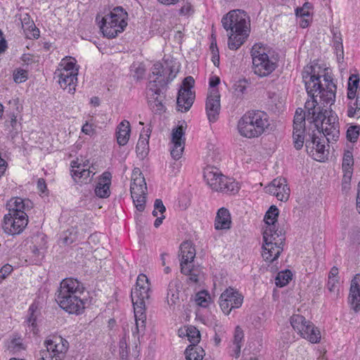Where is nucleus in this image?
I'll use <instances>...</instances> for the list:
<instances>
[{"label": "nucleus", "instance_id": "39", "mask_svg": "<svg viewBox=\"0 0 360 360\" xmlns=\"http://www.w3.org/2000/svg\"><path fill=\"white\" fill-rule=\"evenodd\" d=\"M195 302L199 307L207 308L213 302V299L208 291L203 290L195 294Z\"/></svg>", "mask_w": 360, "mask_h": 360}, {"label": "nucleus", "instance_id": "30", "mask_svg": "<svg viewBox=\"0 0 360 360\" xmlns=\"http://www.w3.org/2000/svg\"><path fill=\"white\" fill-rule=\"evenodd\" d=\"M131 134V126L127 120H122L117 127L116 139L120 146H125L128 143Z\"/></svg>", "mask_w": 360, "mask_h": 360}, {"label": "nucleus", "instance_id": "4", "mask_svg": "<svg viewBox=\"0 0 360 360\" xmlns=\"http://www.w3.org/2000/svg\"><path fill=\"white\" fill-rule=\"evenodd\" d=\"M150 293L151 286L148 278L143 274H139L131 293L134 313V323H131V328L136 342H139L140 333L146 329V302L149 299Z\"/></svg>", "mask_w": 360, "mask_h": 360}, {"label": "nucleus", "instance_id": "56", "mask_svg": "<svg viewBox=\"0 0 360 360\" xmlns=\"http://www.w3.org/2000/svg\"><path fill=\"white\" fill-rule=\"evenodd\" d=\"M13 271V266L6 264L0 269V278L4 281L6 279Z\"/></svg>", "mask_w": 360, "mask_h": 360}, {"label": "nucleus", "instance_id": "11", "mask_svg": "<svg viewBox=\"0 0 360 360\" xmlns=\"http://www.w3.org/2000/svg\"><path fill=\"white\" fill-rule=\"evenodd\" d=\"M147 186L145 178L139 168L134 169L130 186L131 196L136 210L143 212L145 209Z\"/></svg>", "mask_w": 360, "mask_h": 360}, {"label": "nucleus", "instance_id": "42", "mask_svg": "<svg viewBox=\"0 0 360 360\" xmlns=\"http://www.w3.org/2000/svg\"><path fill=\"white\" fill-rule=\"evenodd\" d=\"M248 84L245 79H239L233 85V94L236 98H242L246 93Z\"/></svg>", "mask_w": 360, "mask_h": 360}, {"label": "nucleus", "instance_id": "1", "mask_svg": "<svg viewBox=\"0 0 360 360\" xmlns=\"http://www.w3.org/2000/svg\"><path fill=\"white\" fill-rule=\"evenodd\" d=\"M302 81L311 99L305 103L307 114L302 108L295 111L293 121L292 139L297 149L302 148L304 141L306 120L314 125L310 140L306 141V149L309 156L319 162L328 155L326 140H336L339 136L338 117L331 113L327 117L325 106L335 101L336 85L333 82L331 70L326 65L311 63L306 65L302 73Z\"/></svg>", "mask_w": 360, "mask_h": 360}, {"label": "nucleus", "instance_id": "58", "mask_svg": "<svg viewBox=\"0 0 360 360\" xmlns=\"http://www.w3.org/2000/svg\"><path fill=\"white\" fill-rule=\"evenodd\" d=\"M82 132L86 135L92 136L95 132L94 124L86 122L82 127Z\"/></svg>", "mask_w": 360, "mask_h": 360}, {"label": "nucleus", "instance_id": "22", "mask_svg": "<svg viewBox=\"0 0 360 360\" xmlns=\"http://www.w3.org/2000/svg\"><path fill=\"white\" fill-rule=\"evenodd\" d=\"M278 214V209L275 205L269 207L264 218L263 234L266 233L267 235L278 234L276 223Z\"/></svg>", "mask_w": 360, "mask_h": 360}, {"label": "nucleus", "instance_id": "21", "mask_svg": "<svg viewBox=\"0 0 360 360\" xmlns=\"http://www.w3.org/2000/svg\"><path fill=\"white\" fill-rule=\"evenodd\" d=\"M220 93L213 91L212 94H207L205 109L208 120L211 122H214L219 117L220 105Z\"/></svg>", "mask_w": 360, "mask_h": 360}, {"label": "nucleus", "instance_id": "60", "mask_svg": "<svg viewBox=\"0 0 360 360\" xmlns=\"http://www.w3.org/2000/svg\"><path fill=\"white\" fill-rule=\"evenodd\" d=\"M243 345H232L230 347V355L235 358H238L240 356L241 347Z\"/></svg>", "mask_w": 360, "mask_h": 360}, {"label": "nucleus", "instance_id": "12", "mask_svg": "<svg viewBox=\"0 0 360 360\" xmlns=\"http://www.w3.org/2000/svg\"><path fill=\"white\" fill-rule=\"evenodd\" d=\"M284 238L278 234H263L262 257L263 259L271 263L278 259L283 251Z\"/></svg>", "mask_w": 360, "mask_h": 360}, {"label": "nucleus", "instance_id": "37", "mask_svg": "<svg viewBox=\"0 0 360 360\" xmlns=\"http://www.w3.org/2000/svg\"><path fill=\"white\" fill-rule=\"evenodd\" d=\"M165 210L166 209L162 201L160 199L155 200L153 215L157 217L154 222V226L156 228L159 227L162 224V221L165 219L164 213Z\"/></svg>", "mask_w": 360, "mask_h": 360}, {"label": "nucleus", "instance_id": "57", "mask_svg": "<svg viewBox=\"0 0 360 360\" xmlns=\"http://www.w3.org/2000/svg\"><path fill=\"white\" fill-rule=\"evenodd\" d=\"M203 323L209 327L214 328L215 330L216 328L220 325V323L217 320V317L212 314L210 316V317H207V319L203 321Z\"/></svg>", "mask_w": 360, "mask_h": 360}, {"label": "nucleus", "instance_id": "63", "mask_svg": "<svg viewBox=\"0 0 360 360\" xmlns=\"http://www.w3.org/2000/svg\"><path fill=\"white\" fill-rule=\"evenodd\" d=\"M169 258H170V257H169V254H167L166 252L162 253L160 255L162 265L166 266L167 263H168V262H169Z\"/></svg>", "mask_w": 360, "mask_h": 360}, {"label": "nucleus", "instance_id": "7", "mask_svg": "<svg viewBox=\"0 0 360 360\" xmlns=\"http://www.w3.org/2000/svg\"><path fill=\"white\" fill-rule=\"evenodd\" d=\"M253 72L260 77H267L277 68V59L271 47L262 43L255 44L250 51Z\"/></svg>", "mask_w": 360, "mask_h": 360}, {"label": "nucleus", "instance_id": "15", "mask_svg": "<svg viewBox=\"0 0 360 360\" xmlns=\"http://www.w3.org/2000/svg\"><path fill=\"white\" fill-rule=\"evenodd\" d=\"M194 83L195 81L191 76L186 77L183 81L176 99L178 110L186 112L192 106L195 99V93L192 90Z\"/></svg>", "mask_w": 360, "mask_h": 360}, {"label": "nucleus", "instance_id": "64", "mask_svg": "<svg viewBox=\"0 0 360 360\" xmlns=\"http://www.w3.org/2000/svg\"><path fill=\"white\" fill-rule=\"evenodd\" d=\"M356 211L358 212V213L360 214V181L359 183V189H358V193H357V196H356Z\"/></svg>", "mask_w": 360, "mask_h": 360}, {"label": "nucleus", "instance_id": "50", "mask_svg": "<svg viewBox=\"0 0 360 360\" xmlns=\"http://www.w3.org/2000/svg\"><path fill=\"white\" fill-rule=\"evenodd\" d=\"M190 276V280L197 283L203 278V273L201 270L193 267V264L191 266V271L188 273H183Z\"/></svg>", "mask_w": 360, "mask_h": 360}, {"label": "nucleus", "instance_id": "19", "mask_svg": "<svg viewBox=\"0 0 360 360\" xmlns=\"http://www.w3.org/2000/svg\"><path fill=\"white\" fill-rule=\"evenodd\" d=\"M347 303L351 310L360 312V274H356L350 282Z\"/></svg>", "mask_w": 360, "mask_h": 360}, {"label": "nucleus", "instance_id": "55", "mask_svg": "<svg viewBox=\"0 0 360 360\" xmlns=\"http://www.w3.org/2000/svg\"><path fill=\"white\" fill-rule=\"evenodd\" d=\"M244 339V333L242 328L239 326H236L234 330L233 344V345H243Z\"/></svg>", "mask_w": 360, "mask_h": 360}, {"label": "nucleus", "instance_id": "18", "mask_svg": "<svg viewBox=\"0 0 360 360\" xmlns=\"http://www.w3.org/2000/svg\"><path fill=\"white\" fill-rule=\"evenodd\" d=\"M195 249L191 242L185 241L180 245V266L181 273L191 271L193 259L195 257Z\"/></svg>", "mask_w": 360, "mask_h": 360}, {"label": "nucleus", "instance_id": "3", "mask_svg": "<svg viewBox=\"0 0 360 360\" xmlns=\"http://www.w3.org/2000/svg\"><path fill=\"white\" fill-rule=\"evenodd\" d=\"M221 25L228 36V47L238 49L246 41L250 32V19L243 10L234 9L221 18Z\"/></svg>", "mask_w": 360, "mask_h": 360}, {"label": "nucleus", "instance_id": "25", "mask_svg": "<svg viewBox=\"0 0 360 360\" xmlns=\"http://www.w3.org/2000/svg\"><path fill=\"white\" fill-rule=\"evenodd\" d=\"M312 5L305 2L302 7L295 9V15L298 19V23L302 28L308 27L312 21Z\"/></svg>", "mask_w": 360, "mask_h": 360}, {"label": "nucleus", "instance_id": "59", "mask_svg": "<svg viewBox=\"0 0 360 360\" xmlns=\"http://www.w3.org/2000/svg\"><path fill=\"white\" fill-rule=\"evenodd\" d=\"M37 186V189H38V191L39 192L40 195H48L46 184L44 179H38Z\"/></svg>", "mask_w": 360, "mask_h": 360}, {"label": "nucleus", "instance_id": "52", "mask_svg": "<svg viewBox=\"0 0 360 360\" xmlns=\"http://www.w3.org/2000/svg\"><path fill=\"white\" fill-rule=\"evenodd\" d=\"M28 78V73L22 69H17L13 72V79L16 83L25 82Z\"/></svg>", "mask_w": 360, "mask_h": 360}, {"label": "nucleus", "instance_id": "53", "mask_svg": "<svg viewBox=\"0 0 360 360\" xmlns=\"http://www.w3.org/2000/svg\"><path fill=\"white\" fill-rule=\"evenodd\" d=\"M328 290L336 295L339 294L340 281L339 278H328L327 283Z\"/></svg>", "mask_w": 360, "mask_h": 360}, {"label": "nucleus", "instance_id": "46", "mask_svg": "<svg viewBox=\"0 0 360 360\" xmlns=\"http://www.w3.org/2000/svg\"><path fill=\"white\" fill-rule=\"evenodd\" d=\"M292 276L290 270L280 271L276 277V285L278 287L286 285L292 279Z\"/></svg>", "mask_w": 360, "mask_h": 360}, {"label": "nucleus", "instance_id": "10", "mask_svg": "<svg viewBox=\"0 0 360 360\" xmlns=\"http://www.w3.org/2000/svg\"><path fill=\"white\" fill-rule=\"evenodd\" d=\"M46 349L40 352L38 360H63L68 349V342L61 336H52L44 343Z\"/></svg>", "mask_w": 360, "mask_h": 360}, {"label": "nucleus", "instance_id": "61", "mask_svg": "<svg viewBox=\"0 0 360 360\" xmlns=\"http://www.w3.org/2000/svg\"><path fill=\"white\" fill-rule=\"evenodd\" d=\"M211 49H212V60L215 66H219V56L217 50H214V44L212 43L211 44Z\"/></svg>", "mask_w": 360, "mask_h": 360}, {"label": "nucleus", "instance_id": "51", "mask_svg": "<svg viewBox=\"0 0 360 360\" xmlns=\"http://www.w3.org/2000/svg\"><path fill=\"white\" fill-rule=\"evenodd\" d=\"M193 13V6L188 1H183L179 9V14L184 16H189Z\"/></svg>", "mask_w": 360, "mask_h": 360}, {"label": "nucleus", "instance_id": "29", "mask_svg": "<svg viewBox=\"0 0 360 360\" xmlns=\"http://www.w3.org/2000/svg\"><path fill=\"white\" fill-rule=\"evenodd\" d=\"M231 218L229 211L224 208H220L217 212L214 220V228L217 230L229 229L231 227Z\"/></svg>", "mask_w": 360, "mask_h": 360}, {"label": "nucleus", "instance_id": "33", "mask_svg": "<svg viewBox=\"0 0 360 360\" xmlns=\"http://www.w3.org/2000/svg\"><path fill=\"white\" fill-rule=\"evenodd\" d=\"M150 130L149 129L141 132L136 146V152L141 158L146 156L148 152L149 138Z\"/></svg>", "mask_w": 360, "mask_h": 360}, {"label": "nucleus", "instance_id": "47", "mask_svg": "<svg viewBox=\"0 0 360 360\" xmlns=\"http://www.w3.org/2000/svg\"><path fill=\"white\" fill-rule=\"evenodd\" d=\"M333 46L338 58L343 57L342 39L340 33H334Z\"/></svg>", "mask_w": 360, "mask_h": 360}, {"label": "nucleus", "instance_id": "20", "mask_svg": "<svg viewBox=\"0 0 360 360\" xmlns=\"http://www.w3.org/2000/svg\"><path fill=\"white\" fill-rule=\"evenodd\" d=\"M78 73L72 72L70 70L57 68L55 72L58 84L63 89H68L69 93H73L77 81Z\"/></svg>", "mask_w": 360, "mask_h": 360}, {"label": "nucleus", "instance_id": "26", "mask_svg": "<svg viewBox=\"0 0 360 360\" xmlns=\"http://www.w3.org/2000/svg\"><path fill=\"white\" fill-rule=\"evenodd\" d=\"M177 334L179 338L186 339L191 343L190 345H198L201 339L199 330L191 325L179 328Z\"/></svg>", "mask_w": 360, "mask_h": 360}, {"label": "nucleus", "instance_id": "16", "mask_svg": "<svg viewBox=\"0 0 360 360\" xmlns=\"http://www.w3.org/2000/svg\"><path fill=\"white\" fill-rule=\"evenodd\" d=\"M28 217L6 214L2 221V229L8 235L15 236L23 232L28 224Z\"/></svg>", "mask_w": 360, "mask_h": 360}, {"label": "nucleus", "instance_id": "14", "mask_svg": "<svg viewBox=\"0 0 360 360\" xmlns=\"http://www.w3.org/2000/svg\"><path fill=\"white\" fill-rule=\"evenodd\" d=\"M243 295L237 289L229 287L220 295L219 305L225 315H229L232 310L239 309L243 303Z\"/></svg>", "mask_w": 360, "mask_h": 360}, {"label": "nucleus", "instance_id": "9", "mask_svg": "<svg viewBox=\"0 0 360 360\" xmlns=\"http://www.w3.org/2000/svg\"><path fill=\"white\" fill-rule=\"evenodd\" d=\"M360 78L358 74H352L347 82V115L350 118L360 117Z\"/></svg>", "mask_w": 360, "mask_h": 360}, {"label": "nucleus", "instance_id": "44", "mask_svg": "<svg viewBox=\"0 0 360 360\" xmlns=\"http://www.w3.org/2000/svg\"><path fill=\"white\" fill-rule=\"evenodd\" d=\"M89 167V161L86 159L77 158L71 162V174L73 173H81L83 169H86Z\"/></svg>", "mask_w": 360, "mask_h": 360}, {"label": "nucleus", "instance_id": "62", "mask_svg": "<svg viewBox=\"0 0 360 360\" xmlns=\"http://www.w3.org/2000/svg\"><path fill=\"white\" fill-rule=\"evenodd\" d=\"M338 273V269L335 266H333V268H331L329 272L328 278H339Z\"/></svg>", "mask_w": 360, "mask_h": 360}, {"label": "nucleus", "instance_id": "17", "mask_svg": "<svg viewBox=\"0 0 360 360\" xmlns=\"http://www.w3.org/2000/svg\"><path fill=\"white\" fill-rule=\"evenodd\" d=\"M266 192L274 195L278 200L285 202L290 197V188L286 179L278 177L274 179L266 187Z\"/></svg>", "mask_w": 360, "mask_h": 360}, {"label": "nucleus", "instance_id": "23", "mask_svg": "<svg viewBox=\"0 0 360 360\" xmlns=\"http://www.w3.org/2000/svg\"><path fill=\"white\" fill-rule=\"evenodd\" d=\"M131 323H134V321H131L130 323H127L126 325H124L122 327L123 336L121 338L119 342L120 354L122 359H126L128 355V341L129 340V333L131 332L132 333L131 328ZM144 331L145 330L140 333L139 342H135L134 338L132 337V341L135 345H137L139 343H140V338L142 336ZM131 336H133L132 334Z\"/></svg>", "mask_w": 360, "mask_h": 360}, {"label": "nucleus", "instance_id": "43", "mask_svg": "<svg viewBox=\"0 0 360 360\" xmlns=\"http://www.w3.org/2000/svg\"><path fill=\"white\" fill-rule=\"evenodd\" d=\"M28 21L27 22H22V28L25 32L26 37L29 39H37L39 36V31L34 25L32 21H30L27 18Z\"/></svg>", "mask_w": 360, "mask_h": 360}, {"label": "nucleus", "instance_id": "54", "mask_svg": "<svg viewBox=\"0 0 360 360\" xmlns=\"http://www.w3.org/2000/svg\"><path fill=\"white\" fill-rule=\"evenodd\" d=\"M220 84V78L217 75H212L209 79L208 94H212V91L219 93L217 86Z\"/></svg>", "mask_w": 360, "mask_h": 360}, {"label": "nucleus", "instance_id": "24", "mask_svg": "<svg viewBox=\"0 0 360 360\" xmlns=\"http://www.w3.org/2000/svg\"><path fill=\"white\" fill-rule=\"evenodd\" d=\"M112 174L105 172L100 176L96 185L94 191L96 196L101 198H108L110 194V186L111 184Z\"/></svg>", "mask_w": 360, "mask_h": 360}, {"label": "nucleus", "instance_id": "5", "mask_svg": "<svg viewBox=\"0 0 360 360\" xmlns=\"http://www.w3.org/2000/svg\"><path fill=\"white\" fill-rule=\"evenodd\" d=\"M269 126V117L265 112L250 110L238 120L236 129L240 136L250 139L259 137Z\"/></svg>", "mask_w": 360, "mask_h": 360}, {"label": "nucleus", "instance_id": "40", "mask_svg": "<svg viewBox=\"0 0 360 360\" xmlns=\"http://www.w3.org/2000/svg\"><path fill=\"white\" fill-rule=\"evenodd\" d=\"M165 69L160 63H156L153 65L152 69V74L156 77L153 79V82H157L159 84H162L166 82L168 79L165 77Z\"/></svg>", "mask_w": 360, "mask_h": 360}, {"label": "nucleus", "instance_id": "32", "mask_svg": "<svg viewBox=\"0 0 360 360\" xmlns=\"http://www.w3.org/2000/svg\"><path fill=\"white\" fill-rule=\"evenodd\" d=\"M300 336L311 344H318L321 340V330L313 323L308 325V327L306 328L304 332H303V335H300Z\"/></svg>", "mask_w": 360, "mask_h": 360}, {"label": "nucleus", "instance_id": "48", "mask_svg": "<svg viewBox=\"0 0 360 360\" xmlns=\"http://www.w3.org/2000/svg\"><path fill=\"white\" fill-rule=\"evenodd\" d=\"M360 126L351 125L347 128L346 136L348 141L350 142H356L359 136Z\"/></svg>", "mask_w": 360, "mask_h": 360}, {"label": "nucleus", "instance_id": "49", "mask_svg": "<svg viewBox=\"0 0 360 360\" xmlns=\"http://www.w3.org/2000/svg\"><path fill=\"white\" fill-rule=\"evenodd\" d=\"M77 239V231L75 228L68 229L63 233V240L65 244H71Z\"/></svg>", "mask_w": 360, "mask_h": 360}, {"label": "nucleus", "instance_id": "28", "mask_svg": "<svg viewBox=\"0 0 360 360\" xmlns=\"http://www.w3.org/2000/svg\"><path fill=\"white\" fill-rule=\"evenodd\" d=\"M181 284L178 281H172L168 285L167 302L170 308L174 309L180 303Z\"/></svg>", "mask_w": 360, "mask_h": 360}, {"label": "nucleus", "instance_id": "31", "mask_svg": "<svg viewBox=\"0 0 360 360\" xmlns=\"http://www.w3.org/2000/svg\"><path fill=\"white\" fill-rule=\"evenodd\" d=\"M311 323V321L307 320L304 316L298 314H294L290 318V326L298 335H303L305 328Z\"/></svg>", "mask_w": 360, "mask_h": 360}, {"label": "nucleus", "instance_id": "8", "mask_svg": "<svg viewBox=\"0 0 360 360\" xmlns=\"http://www.w3.org/2000/svg\"><path fill=\"white\" fill-rule=\"evenodd\" d=\"M203 176L209 186L214 191L236 193L239 190L238 183L233 179L224 176L218 168L207 166Z\"/></svg>", "mask_w": 360, "mask_h": 360}, {"label": "nucleus", "instance_id": "2", "mask_svg": "<svg viewBox=\"0 0 360 360\" xmlns=\"http://www.w3.org/2000/svg\"><path fill=\"white\" fill-rule=\"evenodd\" d=\"M56 301L67 313L77 316L82 314L87 302L83 284L75 278L63 279L57 291Z\"/></svg>", "mask_w": 360, "mask_h": 360}, {"label": "nucleus", "instance_id": "45", "mask_svg": "<svg viewBox=\"0 0 360 360\" xmlns=\"http://www.w3.org/2000/svg\"><path fill=\"white\" fill-rule=\"evenodd\" d=\"M94 175V172L90 170L89 167L86 169H83L81 173H73L72 178L75 181L80 184L87 183L91 181V177Z\"/></svg>", "mask_w": 360, "mask_h": 360}, {"label": "nucleus", "instance_id": "35", "mask_svg": "<svg viewBox=\"0 0 360 360\" xmlns=\"http://www.w3.org/2000/svg\"><path fill=\"white\" fill-rule=\"evenodd\" d=\"M354 165L352 153L347 150L344 153L342 159V169L344 172L343 181L349 182L352 174V167Z\"/></svg>", "mask_w": 360, "mask_h": 360}, {"label": "nucleus", "instance_id": "38", "mask_svg": "<svg viewBox=\"0 0 360 360\" xmlns=\"http://www.w3.org/2000/svg\"><path fill=\"white\" fill-rule=\"evenodd\" d=\"M37 306L35 304H31L28 309L29 316L26 320L28 329L30 332L32 333L33 334H36L37 333Z\"/></svg>", "mask_w": 360, "mask_h": 360}, {"label": "nucleus", "instance_id": "27", "mask_svg": "<svg viewBox=\"0 0 360 360\" xmlns=\"http://www.w3.org/2000/svg\"><path fill=\"white\" fill-rule=\"evenodd\" d=\"M29 201L20 198H13L7 203L8 213L12 215H22L28 217L26 213V207H28Z\"/></svg>", "mask_w": 360, "mask_h": 360}, {"label": "nucleus", "instance_id": "34", "mask_svg": "<svg viewBox=\"0 0 360 360\" xmlns=\"http://www.w3.org/2000/svg\"><path fill=\"white\" fill-rule=\"evenodd\" d=\"M205 355V350L198 345H189L184 351L186 360H202Z\"/></svg>", "mask_w": 360, "mask_h": 360}, {"label": "nucleus", "instance_id": "41", "mask_svg": "<svg viewBox=\"0 0 360 360\" xmlns=\"http://www.w3.org/2000/svg\"><path fill=\"white\" fill-rule=\"evenodd\" d=\"M58 68L70 70L72 72L78 73L79 68L77 65V60L71 56H66L61 60Z\"/></svg>", "mask_w": 360, "mask_h": 360}, {"label": "nucleus", "instance_id": "36", "mask_svg": "<svg viewBox=\"0 0 360 360\" xmlns=\"http://www.w3.org/2000/svg\"><path fill=\"white\" fill-rule=\"evenodd\" d=\"M33 247L32 252L34 255L39 256L41 255L43 250L46 248V236L43 233H39L32 237Z\"/></svg>", "mask_w": 360, "mask_h": 360}, {"label": "nucleus", "instance_id": "13", "mask_svg": "<svg viewBox=\"0 0 360 360\" xmlns=\"http://www.w3.org/2000/svg\"><path fill=\"white\" fill-rule=\"evenodd\" d=\"M186 122L181 120L172 129L169 146L171 155L174 160H179L183 155L186 144Z\"/></svg>", "mask_w": 360, "mask_h": 360}, {"label": "nucleus", "instance_id": "6", "mask_svg": "<svg viewBox=\"0 0 360 360\" xmlns=\"http://www.w3.org/2000/svg\"><path fill=\"white\" fill-rule=\"evenodd\" d=\"M127 12L120 6L99 13L96 18L103 36L110 39L124 32L127 26Z\"/></svg>", "mask_w": 360, "mask_h": 360}]
</instances>
